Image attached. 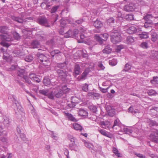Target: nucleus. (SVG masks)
<instances>
[{
  "instance_id": "obj_45",
  "label": "nucleus",
  "mask_w": 158,
  "mask_h": 158,
  "mask_svg": "<svg viewBox=\"0 0 158 158\" xmlns=\"http://www.w3.org/2000/svg\"><path fill=\"white\" fill-rule=\"evenodd\" d=\"M85 146L89 149H92L93 146L92 144L86 142L85 141H84Z\"/></svg>"
},
{
  "instance_id": "obj_56",
  "label": "nucleus",
  "mask_w": 158,
  "mask_h": 158,
  "mask_svg": "<svg viewBox=\"0 0 158 158\" xmlns=\"http://www.w3.org/2000/svg\"><path fill=\"white\" fill-rule=\"evenodd\" d=\"M23 78L25 80V81L29 85L31 84V81L29 79L27 76L24 77V78Z\"/></svg>"
},
{
  "instance_id": "obj_1",
  "label": "nucleus",
  "mask_w": 158,
  "mask_h": 158,
  "mask_svg": "<svg viewBox=\"0 0 158 158\" xmlns=\"http://www.w3.org/2000/svg\"><path fill=\"white\" fill-rule=\"evenodd\" d=\"M56 90L55 91V96L57 98L62 96L63 94L65 93L68 92L69 89L67 88L66 86H64L63 88V90H61L58 88L56 89Z\"/></svg>"
},
{
  "instance_id": "obj_58",
  "label": "nucleus",
  "mask_w": 158,
  "mask_h": 158,
  "mask_svg": "<svg viewBox=\"0 0 158 158\" xmlns=\"http://www.w3.org/2000/svg\"><path fill=\"white\" fill-rule=\"evenodd\" d=\"M20 136L21 138L23 141H26L27 140V138H26V136L24 134L21 133V134Z\"/></svg>"
},
{
  "instance_id": "obj_39",
  "label": "nucleus",
  "mask_w": 158,
  "mask_h": 158,
  "mask_svg": "<svg viewBox=\"0 0 158 158\" xmlns=\"http://www.w3.org/2000/svg\"><path fill=\"white\" fill-rule=\"evenodd\" d=\"M88 85L87 84H84L82 85L81 88L82 90L85 92H87L88 90Z\"/></svg>"
},
{
  "instance_id": "obj_9",
  "label": "nucleus",
  "mask_w": 158,
  "mask_h": 158,
  "mask_svg": "<svg viewBox=\"0 0 158 158\" xmlns=\"http://www.w3.org/2000/svg\"><path fill=\"white\" fill-rule=\"evenodd\" d=\"M137 27L135 26L132 25L129 27L127 29V32L129 34L135 33L137 31Z\"/></svg>"
},
{
  "instance_id": "obj_4",
  "label": "nucleus",
  "mask_w": 158,
  "mask_h": 158,
  "mask_svg": "<svg viewBox=\"0 0 158 158\" xmlns=\"http://www.w3.org/2000/svg\"><path fill=\"white\" fill-rule=\"evenodd\" d=\"M150 138L152 141L158 143V131L154 130L152 131L150 135Z\"/></svg>"
},
{
  "instance_id": "obj_49",
  "label": "nucleus",
  "mask_w": 158,
  "mask_h": 158,
  "mask_svg": "<svg viewBox=\"0 0 158 158\" xmlns=\"http://www.w3.org/2000/svg\"><path fill=\"white\" fill-rule=\"evenodd\" d=\"M147 93L149 95L151 96L156 94V92L153 89H150L148 91Z\"/></svg>"
},
{
  "instance_id": "obj_44",
  "label": "nucleus",
  "mask_w": 158,
  "mask_h": 158,
  "mask_svg": "<svg viewBox=\"0 0 158 158\" xmlns=\"http://www.w3.org/2000/svg\"><path fill=\"white\" fill-rule=\"evenodd\" d=\"M33 57L31 55H29L26 57L25 58V60L27 62L31 61L33 60Z\"/></svg>"
},
{
  "instance_id": "obj_15",
  "label": "nucleus",
  "mask_w": 158,
  "mask_h": 158,
  "mask_svg": "<svg viewBox=\"0 0 158 158\" xmlns=\"http://www.w3.org/2000/svg\"><path fill=\"white\" fill-rule=\"evenodd\" d=\"M81 72V68L78 64H76L74 66V73L76 75H78Z\"/></svg>"
},
{
  "instance_id": "obj_53",
  "label": "nucleus",
  "mask_w": 158,
  "mask_h": 158,
  "mask_svg": "<svg viewBox=\"0 0 158 158\" xmlns=\"http://www.w3.org/2000/svg\"><path fill=\"white\" fill-rule=\"evenodd\" d=\"M133 14H128L126 16V19L129 20H131L134 19Z\"/></svg>"
},
{
  "instance_id": "obj_46",
  "label": "nucleus",
  "mask_w": 158,
  "mask_h": 158,
  "mask_svg": "<svg viewBox=\"0 0 158 158\" xmlns=\"http://www.w3.org/2000/svg\"><path fill=\"white\" fill-rule=\"evenodd\" d=\"M43 83L46 86L50 85V81L49 79L48 78H44L43 80Z\"/></svg>"
},
{
  "instance_id": "obj_30",
  "label": "nucleus",
  "mask_w": 158,
  "mask_h": 158,
  "mask_svg": "<svg viewBox=\"0 0 158 158\" xmlns=\"http://www.w3.org/2000/svg\"><path fill=\"white\" fill-rule=\"evenodd\" d=\"M94 39L100 44H102L103 40L98 35H95L94 36Z\"/></svg>"
},
{
  "instance_id": "obj_52",
  "label": "nucleus",
  "mask_w": 158,
  "mask_h": 158,
  "mask_svg": "<svg viewBox=\"0 0 158 158\" xmlns=\"http://www.w3.org/2000/svg\"><path fill=\"white\" fill-rule=\"evenodd\" d=\"M13 35L15 38L16 40H18L20 38V36L19 34L16 32H13Z\"/></svg>"
},
{
  "instance_id": "obj_55",
  "label": "nucleus",
  "mask_w": 158,
  "mask_h": 158,
  "mask_svg": "<svg viewBox=\"0 0 158 158\" xmlns=\"http://www.w3.org/2000/svg\"><path fill=\"white\" fill-rule=\"evenodd\" d=\"M57 67L60 69H63L66 66V64L64 63L58 64H57Z\"/></svg>"
},
{
  "instance_id": "obj_35",
  "label": "nucleus",
  "mask_w": 158,
  "mask_h": 158,
  "mask_svg": "<svg viewBox=\"0 0 158 158\" xmlns=\"http://www.w3.org/2000/svg\"><path fill=\"white\" fill-rule=\"evenodd\" d=\"M50 53L52 56L53 57L56 55L61 54V52L59 50H55L52 51Z\"/></svg>"
},
{
  "instance_id": "obj_26",
  "label": "nucleus",
  "mask_w": 158,
  "mask_h": 158,
  "mask_svg": "<svg viewBox=\"0 0 158 158\" xmlns=\"http://www.w3.org/2000/svg\"><path fill=\"white\" fill-rule=\"evenodd\" d=\"M64 36L66 38L69 37H73V31H72L70 30H69L65 35Z\"/></svg>"
},
{
  "instance_id": "obj_12",
  "label": "nucleus",
  "mask_w": 158,
  "mask_h": 158,
  "mask_svg": "<svg viewBox=\"0 0 158 158\" xmlns=\"http://www.w3.org/2000/svg\"><path fill=\"white\" fill-rule=\"evenodd\" d=\"M11 96L13 102L15 105L19 109H20V108H21V107L20 106V103L18 101L16 100L15 96L13 95H11Z\"/></svg>"
},
{
  "instance_id": "obj_13",
  "label": "nucleus",
  "mask_w": 158,
  "mask_h": 158,
  "mask_svg": "<svg viewBox=\"0 0 158 158\" xmlns=\"http://www.w3.org/2000/svg\"><path fill=\"white\" fill-rule=\"evenodd\" d=\"M11 18L13 20L19 23H22L24 22V18L23 16L19 17H15L12 16H11Z\"/></svg>"
},
{
  "instance_id": "obj_27",
  "label": "nucleus",
  "mask_w": 158,
  "mask_h": 158,
  "mask_svg": "<svg viewBox=\"0 0 158 158\" xmlns=\"http://www.w3.org/2000/svg\"><path fill=\"white\" fill-rule=\"evenodd\" d=\"M98 131L101 134L105 136L109 137L110 136L109 133L106 131L105 130L102 129H99L98 130Z\"/></svg>"
},
{
  "instance_id": "obj_24",
  "label": "nucleus",
  "mask_w": 158,
  "mask_h": 158,
  "mask_svg": "<svg viewBox=\"0 0 158 158\" xmlns=\"http://www.w3.org/2000/svg\"><path fill=\"white\" fill-rule=\"evenodd\" d=\"M112 51L109 45L106 46L103 50L102 52L104 53L109 54Z\"/></svg>"
},
{
  "instance_id": "obj_22",
  "label": "nucleus",
  "mask_w": 158,
  "mask_h": 158,
  "mask_svg": "<svg viewBox=\"0 0 158 158\" xmlns=\"http://www.w3.org/2000/svg\"><path fill=\"white\" fill-rule=\"evenodd\" d=\"M71 141H73V143H72V144H70L69 146L71 148L72 150L77 151L78 150V147L75 144L74 139H73L71 140Z\"/></svg>"
},
{
  "instance_id": "obj_60",
  "label": "nucleus",
  "mask_w": 158,
  "mask_h": 158,
  "mask_svg": "<svg viewBox=\"0 0 158 158\" xmlns=\"http://www.w3.org/2000/svg\"><path fill=\"white\" fill-rule=\"evenodd\" d=\"M98 66L102 70H103L105 68V67L103 65L102 62H98Z\"/></svg>"
},
{
  "instance_id": "obj_32",
  "label": "nucleus",
  "mask_w": 158,
  "mask_h": 158,
  "mask_svg": "<svg viewBox=\"0 0 158 158\" xmlns=\"http://www.w3.org/2000/svg\"><path fill=\"white\" fill-rule=\"evenodd\" d=\"M89 108L90 110L92 111L93 112L96 113L97 111V107L91 105L89 106Z\"/></svg>"
},
{
  "instance_id": "obj_21",
  "label": "nucleus",
  "mask_w": 158,
  "mask_h": 158,
  "mask_svg": "<svg viewBox=\"0 0 158 158\" xmlns=\"http://www.w3.org/2000/svg\"><path fill=\"white\" fill-rule=\"evenodd\" d=\"M152 40L154 42L156 41L158 37V35L157 33L153 31L151 32Z\"/></svg>"
},
{
  "instance_id": "obj_31",
  "label": "nucleus",
  "mask_w": 158,
  "mask_h": 158,
  "mask_svg": "<svg viewBox=\"0 0 158 158\" xmlns=\"http://www.w3.org/2000/svg\"><path fill=\"white\" fill-rule=\"evenodd\" d=\"M117 63V59L114 58L111 60H109V64L112 66L115 65Z\"/></svg>"
},
{
  "instance_id": "obj_59",
  "label": "nucleus",
  "mask_w": 158,
  "mask_h": 158,
  "mask_svg": "<svg viewBox=\"0 0 158 158\" xmlns=\"http://www.w3.org/2000/svg\"><path fill=\"white\" fill-rule=\"evenodd\" d=\"M16 68V65H12L11 66L10 68L7 69V70L8 71H13Z\"/></svg>"
},
{
  "instance_id": "obj_48",
  "label": "nucleus",
  "mask_w": 158,
  "mask_h": 158,
  "mask_svg": "<svg viewBox=\"0 0 158 158\" xmlns=\"http://www.w3.org/2000/svg\"><path fill=\"white\" fill-rule=\"evenodd\" d=\"M141 46L143 48H147L148 47V41L143 42L141 44Z\"/></svg>"
},
{
  "instance_id": "obj_8",
  "label": "nucleus",
  "mask_w": 158,
  "mask_h": 158,
  "mask_svg": "<svg viewBox=\"0 0 158 158\" xmlns=\"http://www.w3.org/2000/svg\"><path fill=\"white\" fill-rule=\"evenodd\" d=\"M113 34H112V37H111V41L114 44H116L118 42H121V38L120 35L114 36Z\"/></svg>"
},
{
  "instance_id": "obj_33",
  "label": "nucleus",
  "mask_w": 158,
  "mask_h": 158,
  "mask_svg": "<svg viewBox=\"0 0 158 158\" xmlns=\"http://www.w3.org/2000/svg\"><path fill=\"white\" fill-rule=\"evenodd\" d=\"M8 29V27L6 26H1L0 27V32L2 33H6L7 32V30Z\"/></svg>"
},
{
  "instance_id": "obj_40",
  "label": "nucleus",
  "mask_w": 158,
  "mask_h": 158,
  "mask_svg": "<svg viewBox=\"0 0 158 158\" xmlns=\"http://www.w3.org/2000/svg\"><path fill=\"white\" fill-rule=\"evenodd\" d=\"M139 36L141 39H142L147 38L148 36L146 32H143L141 34H139Z\"/></svg>"
},
{
  "instance_id": "obj_57",
  "label": "nucleus",
  "mask_w": 158,
  "mask_h": 158,
  "mask_svg": "<svg viewBox=\"0 0 158 158\" xmlns=\"http://www.w3.org/2000/svg\"><path fill=\"white\" fill-rule=\"evenodd\" d=\"M0 44L4 47H5L6 48L8 47L9 46V45L7 43L4 41H2L1 42Z\"/></svg>"
},
{
  "instance_id": "obj_14",
  "label": "nucleus",
  "mask_w": 158,
  "mask_h": 158,
  "mask_svg": "<svg viewBox=\"0 0 158 158\" xmlns=\"http://www.w3.org/2000/svg\"><path fill=\"white\" fill-rule=\"evenodd\" d=\"M17 70L18 75L21 78H23L24 77L26 76L24 75L25 72V70L24 69L19 68L17 69Z\"/></svg>"
},
{
  "instance_id": "obj_41",
  "label": "nucleus",
  "mask_w": 158,
  "mask_h": 158,
  "mask_svg": "<svg viewBox=\"0 0 158 158\" xmlns=\"http://www.w3.org/2000/svg\"><path fill=\"white\" fill-rule=\"evenodd\" d=\"M124 48V46L123 45H121L117 46L115 48V51L117 52H120L121 50Z\"/></svg>"
},
{
  "instance_id": "obj_37",
  "label": "nucleus",
  "mask_w": 158,
  "mask_h": 158,
  "mask_svg": "<svg viewBox=\"0 0 158 158\" xmlns=\"http://www.w3.org/2000/svg\"><path fill=\"white\" fill-rule=\"evenodd\" d=\"M152 23V20H149V22L146 21L144 24V27L145 28L151 27V26Z\"/></svg>"
},
{
  "instance_id": "obj_62",
  "label": "nucleus",
  "mask_w": 158,
  "mask_h": 158,
  "mask_svg": "<svg viewBox=\"0 0 158 158\" xmlns=\"http://www.w3.org/2000/svg\"><path fill=\"white\" fill-rule=\"evenodd\" d=\"M101 36L103 37L105 39H103V40H106L108 37V35L107 33H104L101 35Z\"/></svg>"
},
{
  "instance_id": "obj_20",
  "label": "nucleus",
  "mask_w": 158,
  "mask_h": 158,
  "mask_svg": "<svg viewBox=\"0 0 158 158\" xmlns=\"http://www.w3.org/2000/svg\"><path fill=\"white\" fill-rule=\"evenodd\" d=\"M31 46L33 48H37L40 47V44L39 42L35 40L32 42Z\"/></svg>"
},
{
  "instance_id": "obj_36",
  "label": "nucleus",
  "mask_w": 158,
  "mask_h": 158,
  "mask_svg": "<svg viewBox=\"0 0 158 158\" xmlns=\"http://www.w3.org/2000/svg\"><path fill=\"white\" fill-rule=\"evenodd\" d=\"M48 91L49 90L48 89H45L40 90L39 91V92L43 95L47 96Z\"/></svg>"
},
{
  "instance_id": "obj_11",
  "label": "nucleus",
  "mask_w": 158,
  "mask_h": 158,
  "mask_svg": "<svg viewBox=\"0 0 158 158\" xmlns=\"http://www.w3.org/2000/svg\"><path fill=\"white\" fill-rule=\"evenodd\" d=\"M124 10L127 11H132L135 9V6L133 4L130 3L129 5H126L124 7Z\"/></svg>"
},
{
  "instance_id": "obj_47",
  "label": "nucleus",
  "mask_w": 158,
  "mask_h": 158,
  "mask_svg": "<svg viewBox=\"0 0 158 158\" xmlns=\"http://www.w3.org/2000/svg\"><path fill=\"white\" fill-rule=\"evenodd\" d=\"M113 152L115 154L116 156L118 157H121L120 154L118 152V150L115 148H114L113 149Z\"/></svg>"
},
{
  "instance_id": "obj_18",
  "label": "nucleus",
  "mask_w": 158,
  "mask_h": 158,
  "mask_svg": "<svg viewBox=\"0 0 158 158\" xmlns=\"http://www.w3.org/2000/svg\"><path fill=\"white\" fill-rule=\"evenodd\" d=\"M78 113L79 115L81 116L86 117L88 116L87 112L83 109H80L78 112Z\"/></svg>"
},
{
  "instance_id": "obj_23",
  "label": "nucleus",
  "mask_w": 158,
  "mask_h": 158,
  "mask_svg": "<svg viewBox=\"0 0 158 158\" xmlns=\"http://www.w3.org/2000/svg\"><path fill=\"white\" fill-rule=\"evenodd\" d=\"M93 25L95 27L99 28L102 27V24L100 21L97 19L94 22Z\"/></svg>"
},
{
  "instance_id": "obj_34",
  "label": "nucleus",
  "mask_w": 158,
  "mask_h": 158,
  "mask_svg": "<svg viewBox=\"0 0 158 158\" xmlns=\"http://www.w3.org/2000/svg\"><path fill=\"white\" fill-rule=\"evenodd\" d=\"M125 133L130 135L132 132V130L131 128L125 127L123 129Z\"/></svg>"
},
{
  "instance_id": "obj_42",
  "label": "nucleus",
  "mask_w": 158,
  "mask_h": 158,
  "mask_svg": "<svg viewBox=\"0 0 158 158\" xmlns=\"http://www.w3.org/2000/svg\"><path fill=\"white\" fill-rule=\"evenodd\" d=\"M71 101L72 102L75 103V104L76 103H78L79 102V99L78 98L76 97H73L71 98Z\"/></svg>"
},
{
  "instance_id": "obj_38",
  "label": "nucleus",
  "mask_w": 158,
  "mask_h": 158,
  "mask_svg": "<svg viewBox=\"0 0 158 158\" xmlns=\"http://www.w3.org/2000/svg\"><path fill=\"white\" fill-rule=\"evenodd\" d=\"M151 83L153 84H158V77H154L152 80L150 81Z\"/></svg>"
},
{
  "instance_id": "obj_43",
  "label": "nucleus",
  "mask_w": 158,
  "mask_h": 158,
  "mask_svg": "<svg viewBox=\"0 0 158 158\" xmlns=\"http://www.w3.org/2000/svg\"><path fill=\"white\" fill-rule=\"evenodd\" d=\"M152 16L151 14H148L145 15L143 18V19L146 20V21L149 22V20H151V19L152 18Z\"/></svg>"
},
{
  "instance_id": "obj_64",
  "label": "nucleus",
  "mask_w": 158,
  "mask_h": 158,
  "mask_svg": "<svg viewBox=\"0 0 158 158\" xmlns=\"http://www.w3.org/2000/svg\"><path fill=\"white\" fill-rule=\"evenodd\" d=\"M13 52L14 54H16V55L15 56H19L21 55V52L19 50H15Z\"/></svg>"
},
{
  "instance_id": "obj_61",
  "label": "nucleus",
  "mask_w": 158,
  "mask_h": 158,
  "mask_svg": "<svg viewBox=\"0 0 158 158\" xmlns=\"http://www.w3.org/2000/svg\"><path fill=\"white\" fill-rule=\"evenodd\" d=\"M60 25L61 27L64 28L66 25L65 21L64 20H61L60 21Z\"/></svg>"
},
{
  "instance_id": "obj_28",
  "label": "nucleus",
  "mask_w": 158,
  "mask_h": 158,
  "mask_svg": "<svg viewBox=\"0 0 158 158\" xmlns=\"http://www.w3.org/2000/svg\"><path fill=\"white\" fill-rule=\"evenodd\" d=\"M73 127L76 130H79L81 131L82 130V127L80 125L77 123H74L73 124Z\"/></svg>"
},
{
  "instance_id": "obj_19",
  "label": "nucleus",
  "mask_w": 158,
  "mask_h": 158,
  "mask_svg": "<svg viewBox=\"0 0 158 158\" xmlns=\"http://www.w3.org/2000/svg\"><path fill=\"white\" fill-rule=\"evenodd\" d=\"M89 69H87L85 70L84 72L81 74L80 79L81 80H85L86 78L87 75L88 74L89 72Z\"/></svg>"
},
{
  "instance_id": "obj_6",
  "label": "nucleus",
  "mask_w": 158,
  "mask_h": 158,
  "mask_svg": "<svg viewBox=\"0 0 158 158\" xmlns=\"http://www.w3.org/2000/svg\"><path fill=\"white\" fill-rule=\"evenodd\" d=\"M0 36L2 40L10 41L13 40L12 35L11 34H8L6 33L4 34L1 35Z\"/></svg>"
},
{
  "instance_id": "obj_5",
  "label": "nucleus",
  "mask_w": 158,
  "mask_h": 158,
  "mask_svg": "<svg viewBox=\"0 0 158 158\" xmlns=\"http://www.w3.org/2000/svg\"><path fill=\"white\" fill-rule=\"evenodd\" d=\"M88 31L86 30L85 28H81L80 29V31L81 33V35H80V37L82 41H78L79 43H83L85 41L84 40L88 36L87 35V31Z\"/></svg>"
},
{
  "instance_id": "obj_25",
  "label": "nucleus",
  "mask_w": 158,
  "mask_h": 158,
  "mask_svg": "<svg viewBox=\"0 0 158 158\" xmlns=\"http://www.w3.org/2000/svg\"><path fill=\"white\" fill-rule=\"evenodd\" d=\"M3 119H4L3 121V124L5 126L8 127L9 125V118L6 116H4Z\"/></svg>"
},
{
  "instance_id": "obj_16",
  "label": "nucleus",
  "mask_w": 158,
  "mask_h": 158,
  "mask_svg": "<svg viewBox=\"0 0 158 158\" xmlns=\"http://www.w3.org/2000/svg\"><path fill=\"white\" fill-rule=\"evenodd\" d=\"M64 115L69 120L73 122H77V120L71 114L65 113Z\"/></svg>"
},
{
  "instance_id": "obj_10",
  "label": "nucleus",
  "mask_w": 158,
  "mask_h": 158,
  "mask_svg": "<svg viewBox=\"0 0 158 158\" xmlns=\"http://www.w3.org/2000/svg\"><path fill=\"white\" fill-rule=\"evenodd\" d=\"M112 33L113 34V35L115 36H117L118 35H120V30L119 28L118 27L116 28H114L110 32V34L112 37Z\"/></svg>"
},
{
  "instance_id": "obj_2",
  "label": "nucleus",
  "mask_w": 158,
  "mask_h": 158,
  "mask_svg": "<svg viewBox=\"0 0 158 158\" xmlns=\"http://www.w3.org/2000/svg\"><path fill=\"white\" fill-rule=\"evenodd\" d=\"M36 22L40 24L47 27H49L50 26L48 19L44 16H42L39 17L36 20Z\"/></svg>"
},
{
  "instance_id": "obj_7",
  "label": "nucleus",
  "mask_w": 158,
  "mask_h": 158,
  "mask_svg": "<svg viewBox=\"0 0 158 158\" xmlns=\"http://www.w3.org/2000/svg\"><path fill=\"white\" fill-rule=\"evenodd\" d=\"M57 72L58 74L59 77L64 80L66 78L67 76H70V74L68 75V73L65 71H64L60 69H57Z\"/></svg>"
},
{
  "instance_id": "obj_54",
  "label": "nucleus",
  "mask_w": 158,
  "mask_h": 158,
  "mask_svg": "<svg viewBox=\"0 0 158 158\" xmlns=\"http://www.w3.org/2000/svg\"><path fill=\"white\" fill-rule=\"evenodd\" d=\"M131 65L129 63H127L125 64V69H124V70H125V71H127L131 69Z\"/></svg>"
},
{
  "instance_id": "obj_3",
  "label": "nucleus",
  "mask_w": 158,
  "mask_h": 158,
  "mask_svg": "<svg viewBox=\"0 0 158 158\" xmlns=\"http://www.w3.org/2000/svg\"><path fill=\"white\" fill-rule=\"evenodd\" d=\"M37 55L38 57V59L39 61L41 63H43V64L44 65H48L49 61L46 56L43 54L40 53H38Z\"/></svg>"
},
{
  "instance_id": "obj_51",
  "label": "nucleus",
  "mask_w": 158,
  "mask_h": 158,
  "mask_svg": "<svg viewBox=\"0 0 158 158\" xmlns=\"http://www.w3.org/2000/svg\"><path fill=\"white\" fill-rule=\"evenodd\" d=\"M59 7V6H53L51 9L50 12L51 13H55L58 9Z\"/></svg>"
},
{
  "instance_id": "obj_63",
  "label": "nucleus",
  "mask_w": 158,
  "mask_h": 158,
  "mask_svg": "<svg viewBox=\"0 0 158 158\" xmlns=\"http://www.w3.org/2000/svg\"><path fill=\"white\" fill-rule=\"evenodd\" d=\"M114 20L113 18H111L108 19L107 20V23H108L110 24L111 23H114Z\"/></svg>"
},
{
  "instance_id": "obj_17",
  "label": "nucleus",
  "mask_w": 158,
  "mask_h": 158,
  "mask_svg": "<svg viewBox=\"0 0 158 158\" xmlns=\"http://www.w3.org/2000/svg\"><path fill=\"white\" fill-rule=\"evenodd\" d=\"M110 124V122L108 121H102L100 123L101 127L104 129L108 128Z\"/></svg>"
},
{
  "instance_id": "obj_50",
  "label": "nucleus",
  "mask_w": 158,
  "mask_h": 158,
  "mask_svg": "<svg viewBox=\"0 0 158 158\" xmlns=\"http://www.w3.org/2000/svg\"><path fill=\"white\" fill-rule=\"evenodd\" d=\"M47 96H48V98L51 99H54V96L53 94V92L52 91L49 92V91Z\"/></svg>"
},
{
  "instance_id": "obj_29",
  "label": "nucleus",
  "mask_w": 158,
  "mask_h": 158,
  "mask_svg": "<svg viewBox=\"0 0 158 158\" xmlns=\"http://www.w3.org/2000/svg\"><path fill=\"white\" fill-rule=\"evenodd\" d=\"M127 43L128 44H131L134 43V39L132 36H129L127 37L126 39Z\"/></svg>"
}]
</instances>
